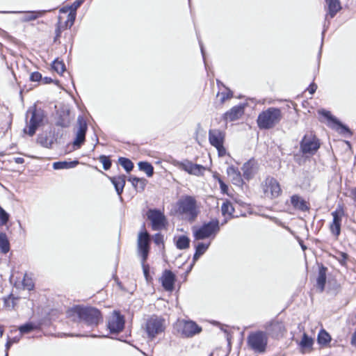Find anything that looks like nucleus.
Masks as SVG:
<instances>
[{
	"mask_svg": "<svg viewBox=\"0 0 356 356\" xmlns=\"http://www.w3.org/2000/svg\"><path fill=\"white\" fill-rule=\"evenodd\" d=\"M67 315L74 321H79L90 327L97 326L102 321L100 312L94 307L76 306L68 310Z\"/></svg>",
	"mask_w": 356,
	"mask_h": 356,
	"instance_id": "1",
	"label": "nucleus"
},
{
	"mask_svg": "<svg viewBox=\"0 0 356 356\" xmlns=\"http://www.w3.org/2000/svg\"><path fill=\"white\" fill-rule=\"evenodd\" d=\"M175 213L182 219L193 222L199 214L197 201L191 195L181 196L175 204Z\"/></svg>",
	"mask_w": 356,
	"mask_h": 356,
	"instance_id": "2",
	"label": "nucleus"
},
{
	"mask_svg": "<svg viewBox=\"0 0 356 356\" xmlns=\"http://www.w3.org/2000/svg\"><path fill=\"white\" fill-rule=\"evenodd\" d=\"M282 118L280 108L270 107L262 111L257 118L258 127L261 129H270L277 124Z\"/></svg>",
	"mask_w": 356,
	"mask_h": 356,
	"instance_id": "3",
	"label": "nucleus"
},
{
	"mask_svg": "<svg viewBox=\"0 0 356 356\" xmlns=\"http://www.w3.org/2000/svg\"><path fill=\"white\" fill-rule=\"evenodd\" d=\"M192 230L193 237L196 241L213 239L220 230L219 222L218 220H212L200 227H193Z\"/></svg>",
	"mask_w": 356,
	"mask_h": 356,
	"instance_id": "4",
	"label": "nucleus"
},
{
	"mask_svg": "<svg viewBox=\"0 0 356 356\" xmlns=\"http://www.w3.org/2000/svg\"><path fill=\"white\" fill-rule=\"evenodd\" d=\"M44 118L43 111L37 109L35 106L30 108L26 112V127L24 132L32 136L42 124Z\"/></svg>",
	"mask_w": 356,
	"mask_h": 356,
	"instance_id": "5",
	"label": "nucleus"
},
{
	"mask_svg": "<svg viewBox=\"0 0 356 356\" xmlns=\"http://www.w3.org/2000/svg\"><path fill=\"white\" fill-rule=\"evenodd\" d=\"M145 331L151 339L164 332L165 329V320L159 316L152 315L147 318L145 323Z\"/></svg>",
	"mask_w": 356,
	"mask_h": 356,
	"instance_id": "6",
	"label": "nucleus"
},
{
	"mask_svg": "<svg viewBox=\"0 0 356 356\" xmlns=\"http://www.w3.org/2000/svg\"><path fill=\"white\" fill-rule=\"evenodd\" d=\"M268 343V337L263 332L250 333L248 337V346L255 353H264Z\"/></svg>",
	"mask_w": 356,
	"mask_h": 356,
	"instance_id": "7",
	"label": "nucleus"
},
{
	"mask_svg": "<svg viewBox=\"0 0 356 356\" xmlns=\"http://www.w3.org/2000/svg\"><path fill=\"white\" fill-rule=\"evenodd\" d=\"M261 188L264 195L269 199L277 197L282 193L280 185L273 177H268L261 183Z\"/></svg>",
	"mask_w": 356,
	"mask_h": 356,
	"instance_id": "8",
	"label": "nucleus"
},
{
	"mask_svg": "<svg viewBox=\"0 0 356 356\" xmlns=\"http://www.w3.org/2000/svg\"><path fill=\"white\" fill-rule=\"evenodd\" d=\"M225 137V133L220 129H213L209 131V143L216 148L219 156H224L226 154V149L223 145Z\"/></svg>",
	"mask_w": 356,
	"mask_h": 356,
	"instance_id": "9",
	"label": "nucleus"
},
{
	"mask_svg": "<svg viewBox=\"0 0 356 356\" xmlns=\"http://www.w3.org/2000/svg\"><path fill=\"white\" fill-rule=\"evenodd\" d=\"M172 164L180 170H184L190 175L200 176L203 174L205 168L200 164H195L188 160L179 161L173 160Z\"/></svg>",
	"mask_w": 356,
	"mask_h": 356,
	"instance_id": "10",
	"label": "nucleus"
},
{
	"mask_svg": "<svg viewBox=\"0 0 356 356\" xmlns=\"http://www.w3.org/2000/svg\"><path fill=\"white\" fill-rule=\"evenodd\" d=\"M319 147V140L312 133L305 134L300 143V149L304 154H314Z\"/></svg>",
	"mask_w": 356,
	"mask_h": 356,
	"instance_id": "11",
	"label": "nucleus"
},
{
	"mask_svg": "<svg viewBox=\"0 0 356 356\" xmlns=\"http://www.w3.org/2000/svg\"><path fill=\"white\" fill-rule=\"evenodd\" d=\"M124 318L118 311H113L108 318L107 327L111 333L116 334L122 331L124 327Z\"/></svg>",
	"mask_w": 356,
	"mask_h": 356,
	"instance_id": "12",
	"label": "nucleus"
},
{
	"mask_svg": "<svg viewBox=\"0 0 356 356\" xmlns=\"http://www.w3.org/2000/svg\"><path fill=\"white\" fill-rule=\"evenodd\" d=\"M147 218L151 221L153 230H161L165 227L166 219L164 214L158 209H149L147 213Z\"/></svg>",
	"mask_w": 356,
	"mask_h": 356,
	"instance_id": "13",
	"label": "nucleus"
},
{
	"mask_svg": "<svg viewBox=\"0 0 356 356\" xmlns=\"http://www.w3.org/2000/svg\"><path fill=\"white\" fill-rule=\"evenodd\" d=\"M318 113L327 120L328 125L331 128L343 135L350 134V129L346 126L342 124L335 117L332 116L330 111L320 110Z\"/></svg>",
	"mask_w": 356,
	"mask_h": 356,
	"instance_id": "14",
	"label": "nucleus"
},
{
	"mask_svg": "<svg viewBox=\"0 0 356 356\" xmlns=\"http://www.w3.org/2000/svg\"><path fill=\"white\" fill-rule=\"evenodd\" d=\"M149 236L147 232H140L138 238V249L143 262L148 257L149 248Z\"/></svg>",
	"mask_w": 356,
	"mask_h": 356,
	"instance_id": "15",
	"label": "nucleus"
},
{
	"mask_svg": "<svg viewBox=\"0 0 356 356\" xmlns=\"http://www.w3.org/2000/svg\"><path fill=\"white\" fill-rule=\"evenodd\" d=\"M180 326L181 333L185 337H192L202 331V328L191 321H182Z\"/></svg>",
	"mask_w": 356,
	"mask_h": 356,
	"instance_id": "16",
	"label": "nucleus"
},
{
	"mask_svg": "<svg viewBox=\"0 0 356 356\" xmlns=\"http://www.w3.org/2000/svg\"><path fill=\"white\" fill-rule=\"evenodd\" d=\"M77 130L76 138L74 141V145L79 147L85 140V136L87 131V124L82 116H79L77 119Z\"/></svg>",
	"mask_w": 356,
	"mask_h": 356,
	"instance_id": "17",
	"label": "nucleus"
},
{
	"mask_svg": "<svg viewBox=\"0 0 356 356\" xmlns=\"http://www.w3.org/2000/svg\"><path fill=\"white\" fill-rule=\"evenodd\" d=\"M343 214L344 212L342 209H337L332 213L333 220L330 226V229L332 234L336 237H338L340 234L341 220Z\"/></svg>",
	"mask_w": 356,
	"mask_h": 356,
	"instance_id": "18",
	"label": "nucleus"
},
{
	"mask_svg": "<svg viewBox=\"0 0 356 356\" xmlns=\"http://www.w3.org/2000/svg\"><path fill=\"white\" fill-rule=\"evenodd\" d=\"M244 113V106L241 104L232 107L227 111L222 116L225 121H234L239 119Z\"/></svg>",
	"mask_w": 356,
	"mask_h": 356,
	"instance_id": "19",
	"label": "nucleus"
},
{
	"mask_svg": "<svg viewBox=\"0 0 356 356\" xmlns=\"http://www.w3.org/2000/svg\"><path fill=\"white\" fill-rule=\"evenodd\" d=\"M162 286L165 290L172 291L174 289L175 276L170 270H165L161 278Z\"/></svg>",
	"mask_w": 356,
	"mask_h": 356,
	"instance_id": "20",
	"label": "nucleus"
},
{
	"mask_svg": "<svg viewBox=\"0 0 356 356\" xmlns=\"http://www.w3.org/2000/svg\"><path fill=\"white\" fill-rule=\"evenodd\" d=\"M291 204L294 209L301 211H307L309 209L308 203L298 195H293L291 197Z\"/></svg>",
	"mask_w": 356,
	"mask_h": 356,
	"instance_id": "21",
	"label": "nucleus"
},
{
	"mask_svg": "<svg viewBox=\"0 0 356 356\" xmlns=\"http://www.w3.org/2000/svg\"><path fill=\"white\" fill-rule=\"evenodd\" d=\"M256 162L254 160H250L243 165L242 170L243 177L246 179H250L256 172Z\"/></svg>",
	"mask_w": 356,
	"mask_h": 356,
	"instance_id": "22",
	"label": "nucleus"
},
{
	"mask_svg": "<svg viewBox=\"0 0 356 356\" xmlns=\"http://www.w3.org/2000/svg\"><path fill=\"white\" fill-rule=\"evenodd\" d=\"M46 10L39 11H17L13 12V13H24V15L22 17L21 21L23 22H27L36 19L37 18L43 16Z\"/></svg>",
	"mask_w": 356,
	"mask_h": 356,
	"instance_id": "23",
	"label": "nucleus"
},
{
	"mask_svg": "<svg viewBox=\"0 0 356 356\" xmlns=\"http://www.w3.org/2000/svg\"><path fill=\"white\" fill-rule=\"evenodd\" d=\"M110 180L114 185L117 193L120 195L123 192L125 185V176L119 175L117 177H110Z\"/></svg>",
	"mask_w": 356,
	"mask_h": 356,
	"instance_id": "24",
	"label": "nucleus"
},
{
	"mask_svg": "<svg viewBox=\"0 0 356 356\" xmlns=\"http://www.w3.org/2000/svg\"><path fill=\"white\" fill-rule=\"evenodd\" d=\"M227 173L234 184L240 185L242 184L241 173L234 166L228 167Z\"/></svg>",
	"mask_w": 356,
	"mask_h": 356,
	"instance_id": "25",
	"label": "nucleus"
},
{
	"mask_svg": "<svg viewBox=\"0 0 356 356\" xmlns=\"http://www.w3.org/2000/svg\"><path fill=\"white\" fill-rule=\"evenodd\" d=\"M325 3L328 8V14L332 18L341 8L340 1L339 0H325Z\"/></svg>",
	"mask_w": 356,
	"mask_h": 356,
	"instance_id": "26",
	"label": "nucleus"
},
{
	"mask_svg": "<svg viewBox=\"0 0 356 356\" xmlns=\"http://www.w3.org/2000/svg\"><path fill=\"white\" fill-rule=\"evenodd\" d=\"M326 272L327 268L324 266H321L318 271V275L317 277L316 283L317 286L322 292L324 290L325 282H326Z\"/></svg>",
	"mask_w": 356,
	"mask_h": 356,
	"instance_id": "27",
	"label": "nucleus"
},
{
	"mask_svg": "<svg viewBox=\"0 0 356 356\" xmlns=\"http://www.w3.org/2000/svg\"><path fill=\"white\" fill-rule=\"evenodd\" d=\"M128 181H130L132 184V186L138 191H143L146 184L147 181L145 179L143 178H138L136 177H130L128 179Z\"/></svg>",
	"mask_w": 356,
	"mask_h": 356,
	"instance_id": "28",
	"label": "nucleus"
},
{
	"mask_svg": "<svg viewBox=\"0 0 356 356\" xmlns=\"http://www.w3.org/2000/svg\"><path fill=\"white\" fill-rule=\"evenodd\" d=\"M210 243H198L195 246V252L193 255V261H197L209 248Z\"/></svg>",
	"mask_w": 356,
	"mask_h": 356,
	"instance_id": "29",
	"label": "nucleus"
},
{
	"mask_svg": "<svg viewBox=\"0 0 356 356\" xmlns=\"http://www.w3.org/2000/svg\"><path fill=\"white\" fill-rule=\"evenodd\" d=\"M78 163L79 162L76 161L70 162L58 161L53 163V168L54 170L69 169L76 167Z\"/></svg>",
	"mask_w": 356,
	"mask_h": 356,
	"instance_id": "30",
	"label": "nucleus"
},
{
	"mask_svg": "<svg viewBox=\"0 0 356 356\" xmlns=\"http://www.w3.org/2000/svg\"><path fill=\"white\" fill-rule=\"evenodd\" d=\"M10 250V243L5 233H0V252L6 254Z\"/></svg>",
	"mask_w": 356,
	"mask_h": 356,
	"instance_id": "31",
	"label": "nucleus"
},
{
	"mask_svg": "<svg viewBox=\"0 0 356 356\" xmlns=\"http://www.w3.org/2000/svg\"><path fill=\"white\" fill-rule=\"evenodd\" d=\"M139 169L145 172L147 177H150L154 174V168L148 162L140 161L138 163Z\"/></svg>",
	"mask_w": 356,
	"mask_h": 356,
	"instance_id": "32",
	"label": "nucleus"
},
{
	"mask_svg": "<svg viewBox=\"0 0 356 356\" xmlns=\"http://www.w3.org/2000/svg\"><path fill=\"white\" fill-rule=\"evenodd\" d=\"M331 341V337L325 330H322L318 334V342L319 344L325 346Z\"/></svg>",
	"mask_w": 356,
	"mask_h": 356,
	"instance_id": "33",
	"label": "nucleus"
},
{
	"mask_svg": "<svg viewBox=\"0 0 356 356\" xmlns=\"http://www.w3.org/2000/svg\"><path fill=\"white\" fill-rule=\"evenodd\" d=\"M190 239L186 236H179L176 241V246L179 250H185L189 247Z\"/></svg>",
	"mask_w": 356,
	"mask_h": 356,
	"instance_id": "34",
	"label": "nucleus"
},
{
	"mask_svg": "<svg viewBox=\"0 0 356 356\" xmlns=\"http://www.w3.org/2000/svg\"><path fill=\"white\" fill-rule=\"evenodd\" d=\"M118 161L127 172H129L132 170L134 168V163L131 161V160L127 158L120 157L119 158Z\"/></svg>",
	"mask_w": 356,
	"mask_h": 356,
	"instance_id": "35",
	"label": "nucleus"
},
{
	"mask_svg": "<svg viewBox=\"0 0 356 356\" xmlns=\"http://www.w3.org/2000/svg\"><path fill=\"white\" fill-rule=\"evenodd\" d=\"M221 211L223 216H232L234 211V209L231 202L226 201L222 204L221 207Z\"/></svg>",
	"mask_w": 356,
	"mask_h": 356,
	"instance_id": "36",
	"label": "nucleus"
},
{
	"mask_svg": "<svg viewBox=\"0 0 356 356\" xmlns=\"http://www.w3.org/2000/svg\"><path fill=\"white\" fill-rule=\"evenodd\" d=\"M217 97L220 98V103L223 104L226 100L233 97V93L229 89L226 88L225 91L218 92Z\"/></svg>",
	"mask_w": 356,
	"mask_h": 356,
	"instance_id": "37",
	"label": "nucleus"
},
{
	"mask_svg": "<svg viewBox=\"0 0 356 356\" xmlns=\"http://www.w3.org/2000/svg\"><path fill=\"white\" fill-rule=\"evenodd\" d=\"M53 69L58 74H62L65 70V64L58 60H55L52 64Z\"/></svg>",
	"mask_w": 356,
	"mask_h": 356,
	"instance_id": "38",
	"label": "nucleus"
},
{
	"mask_svg": "<svg viewBox=\"0 0 356 356\" xmlns=\"http://www.w3.org/2000/svg\"><path fill=\"white\" fill-rule=\"evenodd\" d=\"M22 285L25 289L29 291L33 289L34 284L33 280L27 275H25L22 280Z\"/></svg>",
	"mask_w": 356,
	"mask_h": 356,
	"instance_id": "39",
	"label": "nucleus"
},
{
	"mask_svg": "<svg viewBox=\"0 0 356 356\" xmlns=\"http://www.w3.org/2000/svg\"><path fill=\"white\" fill-rule=\"evenodd\" d=\"M4 304L6 307L10 309L14 308L15 305V298L13 295H9L7 298H4Z\"/></svg>",
	"mask_w": 356,
	"mask_h": 356,
	"instance_id": "40",
	"label": "nucleus"
},
{
	"mask_svg": "<svg viewBox=\"0 0 356 356\" xmlns=\"http://www.w3.org/2000/svg\"><path fill=\"white\" fill-rule=\"evenodd\" d=\"M9 214L0 206V226H2L8 222Z\"/></svg>",
	"mask_w": 356,
	"mask_h": 356,
	"instance_id": "41",
	"label": "nucleus"
},
{
	"mask_svg": "<svg viewBox=\"0 0 356 356\" xmlns=\"http://www.w3.org/2000/svg\"><path fill=\"white\" fill-rule=\"evenodd\" d=\"M99 161L102 163L103 168L105 170H108L111 166V161L108 157L102 155L99 156Z\"/></svg>",
	"mask_w": 356,
	"mask_h": 356,
	"instance_id": "42",
	"label": "nucleus"
},
{
	"mask_svg": "<svg viewBox=\"0 0 356 356\" xmlns=\"http://www.w3.org/2000/svg\"><path fill=\"white\" fill-rule=\"evenodd\" d=\"M34 327H35L32 323H26L20 326L19 330L20 332V334H23L31 332L32 330H33Z\"/></svg>",
	"mask_w": 356,
	"mask_h": 356,
	"instance_id": "43",
	"label": "nucleus"
},
{
	"mask_svg": "<svg viewBox=\"0 0 356 356\" xmlns=\"http://www.w3.org/2000/svg\"><path fill=\"white\" fill-rule=\"evenodd\" d=\"M75 17H76V13L70 12V13L67 15V18L65 22V27L70 28L74 22Z\"/></svg>",
	"mask_w": 356,
	"mask_h": 356,
	"instance_id": "44",
	"label": "nucleus"
},
{
	"mask_svg": "<svg viewBox=\"0 0 356 356\" xmlns=\"http://www.w3.org/2000/svg\"><path fill=\"white\" fill-rule=\"evenodd\" d=\"M334 258L343 266L346 264V260L348 259L347 254L344 252H339L337 255L334 256Z\"/></svg>",
	"mask_w": 356,
	"mask_h": 356,
	"instance_id": "45",
	"label": "nucleus"
},
{
	"mask_svg": "<svg viewBox=\"0 0 356 356\" xmlns=\"http://www.w3.org/2000/svg\"><path fill=\"white\" fill-rule=\"evenodd\" d=\"M313 341L311 338L308 337L306 334H304L301 341V346L305 348H309L312 346Z\"/></svg>",
	"mask_w": 356,
	"mask_h": 356,
	"instance_id": "46",
	"label": "nucleus"
},
{
	"mask_svg": "<svg viewBox=\"0 0 356 356\" xmlns=\"http://www.w3.org/2000/svg\"><path fill=\"white\" fill-rule=\"evenodd\" d=\"M83 1L81 0H77L73 3V4L70 6V12H74L76 13V10L78 8L80 7V6L82 4Z\"/></svg>",
	"mask_w": 356,
	"mask_h": 356,
	"instance_id": "47",
	"label": "nucleus"
},
{
	"mask_svg": "<svg viewBox=\"0 0 356 356\" xmlns=\"http://www.w3.org/2000/svg\"><path fill=\"white\" fill-rule=\"evenodd\" d=\"M41 78H42L41 74L38 72H33L31 74V77H30V79L32 81H38L41 79Z\"/></svg>",
	"mask_w": 356,
	"mask_h": 356,
	"instance_id": "48",
	"label": "nucleus"
},
{
	"mask_svg": "<svg viewBox=\"0 0 356 356\" xmlns=\"http://www.w3.org/2000/svg\"><path fill=\"white\" fill-rule=\"evenodd\" d=\"M154 241L156 244L160 245L163 243V236L160 234H156L154 236Z\"/></svg>",
	"mask_w": 356,
	"mask_h": 356,
	"instance_id": "49",
	"label": "nucleus"
},
{
	"mask_svg": "<svg viewBox=\"0 0 356 356\" xmlns=\"http://www.w3.org/2000/svg\"><path fill=\"white\" fill-rule=\"evenodd\" d=\"M316 89H317V86L315 83H312L309 86L307 90L310 94H314L316 92Z\"/></svg>",
	"mask_w": 356,
	"mask_h": 356,
	"instance_id": "50",
	"label": "nucleus"
},
{
	"mask_svg": "<svg viewBox=\"0 0 356 356\" xmlns=\"http://www.w3.org/2000/svg\"><path fill=\"white\" fill-rule=\"evenodd\" d=\"M12 344H13V341L10 340L8 339V340L6 344V356L8 355V351L9 348H10V346H12Z\"/></svg>",
	"mask_w": 356,
	"mask_h": 356,
	"instance_id": "51",
	"label": "nucleus"
},
{
	"mask_svg": "<svg viewBox=\"0 0 356 356\" xmlns=\"http://www.w3.org/2000/svg\"><path fill=\"white\" fill-rule=\"evenodd\" d=\"M351 345L356 348V328L351 337Z\"/></svg>",
	"mask_w": 356,
	"mask_h": 356,
	"instance_id": "52",
	"label": "nucleus"
},
{
	"mask_svg": "<svg viewBox=\"0 0 356 356\" xmlns=\"http://www.w3.org/2000/svg\"><path fill=\"white\" fill-rule=\"evenodd\" d=\"M38 143H40L41 145H42L44 147H48V143L45 140H43V138L42 137H39L38 138Z\"/></svg>",
	"mask_w": 356,
	"mask_h": 356,
	"instance_id": "53",
	"label": "nucleus"
},
{
	"mask_svg": "<svg viewBox=\"0 0 356 356\" xmlns=\"http://www.w3.org/2000/svg\"><path fill=\"white\" fill-rule=\"evenodd\" d=\"M142 264H143V272H144L145 276L147 278V275H148V266H145V262H143V260H142Z\"/></svg>",
	"mask_w": 356,
	"mask_h": 356,
	"instance_id": "54",
	"label": "nucleus"
},
{
	"mask_svg": "<svg viewBox=\"0 0 356 356\" xmlns=\"http://www.w3.org/2000/svg\"><path fill=\"white\" fill-rule=\"evenodd\" d=\"M15 161L18 164H22L24 162V159L22 157L15 158Z\"/></svg>",
	"mask_w": 356,
	"mask_h": 356,
	"instance_id": "55",
	"label": "nucleus"
},
{
	"mask_svg": "<svg viewBox=\"0 0 356 356\" xmlns=\"http://www.w3.org/2000/svg\"><path fill=\"white\" fill-rule=\"evenodd\" d=\"M271 325V326H273V327H276V328H277V329H279L280 330L282 329V325H281L280 323H271V325Z\"/></svg>",
	"mask_w": 356,
	"mask_h": 356,
	"instance_id": "56",
	"label": "nucleus"
},
{
	"mask_svg": "<svg viewBox=\"0 0 356 356\" xmlns=\"http://www.w3.org/2000/svg\"><path fill=\"white\" fill-rule=\"evenodd\" d=\"M220 189L221 191H222V193H227V190H228V187L225 184L224 185L221 186H220Z\"/></svg>",
	"mask_w": 356,
	"mask_h": 356,
	"instance_id": "57",
	"label": "nucleus"
},
{
	"mask_svg": "<svg viewBox=\"0 0 356 356\" xmlns=\"http://www.w3.org/2000/svg\"><path fill=\"white\" fill-rule=\"evenodd\" d=\"M353 199L356 201V188L353 189L351 192Z\"/></svg>",
	"mask_w": 356,
	"mask_h": 356,
	"instance_id": "58",
	"label": "nucleus"
},
{
	"mask_svg": "<svg viewBox=\"0 0 356 356\" xmlns=\"http://www.w3.org/2000/svg\"><path fill=\"white\" fill-rule=\"evenodd\" d=\"M217 179H218V183H219V184H220V187L221 186H222V185H224V184H225V183L223 182V181H222L220 177H217Z\"/></svg>",
	"mask_w": 356,
	"mask_h": 356,
	"instance_id": "59",
	"label": "nucleus"
},
{
	"mask_svg": "<svg viewBox=\"0 0 356 356\" xmlns=\"http://www.w3.org/2000/svg\"><path fill=\"white\" fill-rule=\"evenodd\" d=\"M217 179H218V183H219V184H220V187L221 186H222V185H224V184H225V183L223 182V181H222L220 177H217Z\"/></svg>",
	"mask_w": 356,
	"mask_h": 356,
	"instance_id": "60",
	"label": "nucleus"
},
{
	"mask_svg": "<svg viewBox=\"0 0 356 356\" xmlns=\"http://www.w3.org/2000/svg\"><path fill=\"white\" fill-rule=\"evenodd\" d=\"M9 339L13 341V343H17L19 340V339L17 338V337H15V338H13V339Z\"/></svg>",
	"mask_w": 356,
	"mask_h": 356,
	"instance_id": "61",
	"label": "nucleus"
},
{
	"mask_svg": "<svg viewBox=\"0 0 356 356\" xmlns=\"http://www.w3.org/2000/svg\"><path fill=\"white\" fill-rule=\"evenodd\" d=\"M3 327L0 325V338L3 336Z\"/></svg>",
	"mask_w": 356,
	"mask_h": 356,
	"instance_id": "62",
	"label": "nucleus"
},
{
	"mask_svg": "<svg viewBox=\"0 0 356 356\" xmlns=\"http://www.w3.org/2000/svg\"><path fill=\"white\" fill-rule=\"evenodd\" d=\"M200 44L201 52H202V56L204 57V53L203 46H202V44L200 42Z\"/></svg>",
	"mask_w": 356,
	"mask_h": 356,
	"instance_id": "63",
	"label": "nucleus"
},
{
	"mask_svg": "<svg viewBox=\"0 0 356 356\" xmlns=\"http://www.w3.org/2000/svg\"><path fill=\"white\" fill-rule=\"evenodd\" d=\"M61 12H65L64 9L60 10Z\"/></svg>",
	"mask_w": 356,
	"mask_h": 356,
	"instance_id": "64",
	"label": "nucleus"
}]
</instances>
